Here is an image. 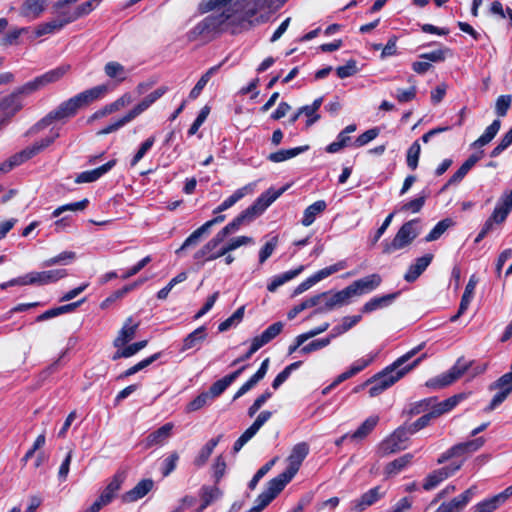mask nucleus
<instances>
[{
    "mask_svg": "<svg viewBox=\"0 0 512 512\" xmlns=\"http://www.w3.org/2000/svg\"><path fill=\"white\" fill-rule=\"evenodd\" d=\"M107 92L106 85H98L82 91L75 96L63 101L55 109L51 110L44 117L33 124L25 133V136L38 134L54 122L66 123L69 119L75 117L78 111L100 99Z\"/></svg>",
    "mask_w": 512,
    "mask_h": 512,
    "instance_id": "f257e3e1",
    "label": "nucleus"
},
{
    "mask_svg": "<svg viewBox=\"0 0 512 512\" xmlns=\"http://www.w3.org/2000/svg\"><path fill=\"white\" fill-rule=\"evenodd\" d=\"M420 349L421 346L408 351L406 354L399 357L392 365L387 367L385 370L370 378L366 382V384L371 385L369 395L371 397L378 396L383 391H385L393 384H395L398 380H400L406 373L412 370L415 366H417L418 363L421 361V358H418L410 365H403L407 361H409Z\"/></svg>",
    "mask_w": 512,
    "mask_h": 512,
    "instance_id": "f03ea898",
    "label": "nucleus"
},
{
    "mask_svg": "<svg viewBox=\"0 0 512 512\" xmlns=\"http://www.w3.org/2000/svg\"><path fill=\"white\" fill-rule=\"evenodd\" d=\"M59 136V132H54L53 130H51L50 135L35 141L32 145L27 146L21 151L11 155L6 161L0 164V173H7L11 171L13 168L29 161L36 155L43 152L49 146H51L55 142V140L59 138Z\"/></svg>",
    "mask_w": 512,
    "mask_h": 512,
    "instance_id": "7ed1b4c3",
    "label": "nucleus"
},
{
    "mask_svg": "<svg viewBox=\"0 0 512 512\" xmlns=\"http://www.w3.org/2000/svg\"><path fill=\"white\" fill-rule=\"evenodd\" d=\"M230 233L228 226H225L220 233H218L212 240H210L200 251L205 260H214L217 259L230 251L236 250L239 247L246 245L251 242V238L246 236H239L229 240V242L219 249H216L217 246L223 241L224 237H226Z\"/></svg>",
    "mask_w": 512,
    "mask_h": 512,
    "instance_id": "20e7f679",
    "label": "nucleus"
},
{
    "mask_svg": "<svg viewBox=\"0 0 512 512\" xmlns=\"http://www.w3.org/2000/svg\"><path fill=\"white\" fill-rule=\"evenodd\" d=\"M285 188L280 189L269 188L263 192L250 206L239 213L229 224H243L251 222L257 216L261 215L278 197H280Z\"/></svg>",
    "mask_w": 512,
    "mask_h": 512,
    "instance_id": "39448f33",
    "label": "nucleus"
},
{
    "mask_svg": "<svg viewBox=\"0 0 512 512\" xmlns=\"http://www.w3.org/2000/svg\"><path fill=\"white\" fill-rule=\"evenodd\" d=\"M68 275L66 269H53L41 272H30L18 278L12 279L2 285V288L7 286H25V285H47L55 283Z\"/></svg>",
    "mask_w": 512,
    "mask_h": 512,
    "instance_id": "423d86ee",
    "label": "nucleus"
},
{
    "mask_svg": "<svg viewBox=\"0 0 512 512\" xmlns=\"http://www.w3.org/2000/svg\"><path fill=\"white\" fill-rule=\"evenodd\" d=\"M69 69L70 65L58 66L18 87L17 91L20 95H29L50 83L57 82L69 71Z\"/></svg>",
    "mask_w": 512,
    "mask_h": 512,
    "instance_id": "0eeeda50",
    "label": "nucleus"
},
{
    "mask_svg": "<svg viewBox=\"0 0 512 512\" xmlns=\"http://www.w3.org/2000/svg\"><path fill=\"white\" fill-rule=\"evenodd\" d=\"M230 18L229 14L222 12L217 15H209L198 22L188 33L190 40H196L200 36L217 33L220 27Z\"/></svg>",
    "mask_w": 512,
    "mask_h": 512,
    "instance_id": "6e6552de",
    "label": "nucleus"
},
{
    "mask_svg": "<svg viewBox=\"0 0 512 512\" xmlns=\"http://www.w3.org/2000/svg\"><path fill=\"white\" fill-rule=\"evenodd\" d=\"M309 453V445L306 442H300L296 444L287 459L288 467L287 469L281 473L278 477L282 479L285 483H289L292 478L298 472L302 462L307 457Z\"/></svg>",
    "mask_w": 512,
    "mask_h": 512,
    "instance_id": "1a4fd4ad",
    "label": "nucleus"
},
{
    "mask_svg": "<svg viewBox=\"0 0 512 512\" xmlns=\"http://www.w3.org/2000/svg\"><path fill=\"white\" fill-rule=\"evenodd\" d=\"M417 236L418 231L414 226H401L390 242L385 241L383 243V253L392 254L398 250L404 249L409 246Z\"/></svg>",
    "mask_w": 512,
    "mask_h": 512,
    "instance_id": "9d476101",
    "label": "nucleus"
},
{
    "mask_svg": "<svg viewBox=\"0 0 512 512\" xmlns=\"http://www.w3.org/2000/svg\"><path fill=\"white\" fill-rule=\"evenodd\" d=\"M490 390H497L490 404L485 408V412H491L501 403H503L508 395L512 392V371L502 375L497 381L489 386Z\"/></svg>",
    "mask_w": 512,
    "mask_h": 512,
    "instance_id": "9b49d317",
    "label": "nucleus"
},
{
    "mask_svg": "<svg viewBox=\"0 0 512 512\" xmlns=\"http://www.w3.org/2000/svg\"><path fill=\"white\" fill-rule=\"evenodd\" d=\"M408 434L409 431L406 428H397L391 435L380 443L379 450L381 454L389 455L406 449Z\"/></svg>",
    "mask_w": 512,
    "mask_h": 512,
    "instance_id": "f8f14e48",
    "label": "nucleus"
},
{
    "mask_svg": "<svg viewBox=\"0 0 512 512\" xmlns=\"http://www.w3.org/2000/svg\"><path fill=\"white\" fill-rule=\"evenodd\" d=\"M286 484L279 477L270 480L267 489L257 497L256 504L249 512H261L284 489Z\"/></svg>",
    "mask_w": 512,
    "mask_h": 512,
    "instance_id": "ddd939ff",
    "label": "nucleus"
},
{
    "mask_svg": "<svg viewBox=\"0 0 512 512\" xmlns=\"http://www.w3.org/2000/svg\"><path fill=\"white\" fill-rule=\"evenodd\" d=\"M462 466V463H453L449 466L436 469L429 473L422 484V487L426 491L435 489L444 480L454 475Z\"/></svg>",
    "mask_w": 512,
    "mask_h": 512,
    "instance_id": "4468645a",
    "label": "nucleus"
},
{
    "mask_svg": "<svg viewBox=\"0 0 512 512\" xmlns=\"http://www.w3.org/2000/svg\"><path fill=\"white\" fill-rule=\"evenodd\" d=\"M467 368L468 365L466 363H461L460 360H458L457 363L447 373L429 380L426 385L433 388H442L448 386L460 378L467 370Z\"/></svg>",
    "mask_w": 512,
    "mask_h": 512,
    "instance_id": "2eb2a0df",
    "label": "nucleus"
},
{
    "mask_svg": "<svg viewBox=\"0 0 512 512\" xmlns=\"http://www.w3.org/2000/svg\"><path fill=\"white\" fill-rule=\"evenodd\" d=\"M382 282L379 274H371L364 278L358 279L351 283L348 287L353 297H358L363 294L374 291Z\"/></svg>",
    "mask_w": 512,
    "mask_h": 512,
    "instance_id": "dca6fc26",
    "label": "nucleus"
},
{
    "mask_svg": "<svg viewBox=\"0 0 512 512\" xmlns=\"http://www.w3.org/2000/svg\"><path fill=\"white\" fill-rule=\"evenodd\" d=\"M484 151L480 150L477 153L471 154L459 169L449 178L446 184L442 187V191L446 190L449 186L460 183L467 173L474 167V165L482 158Z\"/></svg>",
    "mask_w": 512,
    "mask_h": 512,
    "instance_id": "f3484780",
    "label": "nucleus"
},
{
    "mask_svg": "<svg viewBox=\"0 0 512 512\" xmlns=\"http://www.w3.org/2000/svg\"><path fill=\"white\" fill-rule=\"evenodd\" d=\"M512 210V190L508 194H504L498 201L491 217L486 221L485 224H500L504 222L508 214Z\"/></svg>",
    "mask_w": 512,
    "mask_h": 512,
    "instance_id": "a211bd4d",
    "label": "nucleus"
},
{
    "mask_svg": "<svg viewBox=\"0 0 512 512\" xmlns=\"http://www.w3.org/2000/svg\"><path fill=\"white\" fill-rule=\"evenodd\" d=\"M268 1L269 0H255L254 7L248 8L245 11L243 17H241L237 23H235V21H232L231 24L234 25L232 34H236L243 30H249L253 26L252 18L256 15L257 8H263L264 6L270 7Z\"/></svg>",
    "mask_w": 512,
    "mask_h": 512,
    "instance_id": "6ab92c4d",
    "label": "nucleus"
},
{
    "mask_svg": "<svg viewBox=\"0 0 512 512\" xmlns=\"http://www.w3.org/2000/svg\"><path fill=\"white\" fill-rule=\"evenodd\" d=\"M116 162V159H112L95 169L79 173L75 178V183H91L98 180L104 174L109 172L116 165Z\"/></svg>",
    "mask_w": 512,
    "mask_h": 512,
    "instance_id": "aec40b11",
    "label": "nucleus"
},
{
    "mask_svg": "<svg viewBox=\"0 0 512 512\" xmlns=\"http://www.w3.org/2000/svg\"><path fill=\"white\" fill-rule=\"evenodd\" d=\"M433 257V254L428 253L417 258L415 262L412 263L407 269L406 273L404 274V279L407 282H414L431 264Z\"/></svg>",
    "mask_w": 512,
    "mask_h": 512,
    "instance_id": "412c9836",
    "label": "nucleus"
},
{
    "mask_svg": "<svg viewBox=\"0 0 512 512\" xmlns=\"http://www.w3.org/2000/svg\"><path fill=\"white\" fill-rule=\"evenodd\" d=\"M138 326V323L134 322L131 317L128 318L113 341L114 347L121 348L132 341L136 336Z\"/></svg>",
    "mask_w": 512,
    "mask_h": 512,
    "instance_id": "4be33fe9",
    "label": "nucleus"
},
{
    "mask_svg": "<svg viewBox=\"0 0 512 512\" xmlns=\"http://www.w3.org/2000/svg\"><path fill=\"white\" fill-rule=\"evenodd\" d=\"M473 494L474 487H471L451 501L442 503L438 509L443 512H460L469 503Z\"/></svg>",
    "mask_w": 512,
    "mask_h": 512,
    "instance_id": "5701e85b",
    "label": "nucleus"
},
{
    "mask_svg": "<svg viewBox=\"0 0 512 512\" xmlns=\"http://www.w3.org/2000/svg\"><path fill=\"white\" fill-rule=\"evenodd\" d=\"M122 482L123 477L119 474L115 475L94 503L99 504L100 509L109 504L120 489Z\"/></svg>",
    "mask_w": 512,
    "mask_h": 512,
    "instance_id": "b1692460",
    "label": "nucleus"
},
{
    "mask_svg": "<svg viewBox=\"0 0 512 512\" xmlns=\"http://www.w3.org/2000/svg\"><path fill=\"white\" fill-rule=\"evenodd\" d=\"M385 492L381 490L380 486L371 488L365 492L358 500L354 502V510L361 512L367 507L373 505L384 496Z\"/></svg>",
    "mask_w": 512,
    "mask_h": 512,
    "instance_id": "393cba45",
    "label": "nucleus"
},
{
    "mask_svg": "<svg viewBox=\"0 0 512 512\" xmlns=\"http://www.w3.org/2000/svg\"><path fill=\"white\" fill-rule=\"evenodd\" d=\"M153 487V481L150 479L141 480L134 488L121 496L124 503H132L143 498Z\"/></svg>",
    "mask_w": 512,
    "mask_h": 512,
    "instance_id": "a878e982",
    "label": "nucleus"
},
{
    "mask_svg": "<svg viewBox=\"0 0 512 512\" xmlns=\"http://www.w3.org/2000/svg\"><path fill=\"white\" fill-rule=\"evenodd\" d=\"M325 293L327 296L322 298V300H325V310H332L335 307L349 304L353 298L348 286L332 295H329L327 292Z\"/></svg>",
    "mask_w": 512,
    "mask_h": 512,
    "instance_id": "bb28decb",
    "label": "nucleus"
},
{
    "mask_svg": "<svg viewBox=\"0 0 512 512\" xmlns=\"http://www.w3.org/2000/svg\"><path fill=\"white\" fill-rule=\"evenodd\" d=\"M255 183H248L247 185L237 189L232 195L225 199L215 210L214 214L227 210L236 204L239 200L254 191Z\"/></svg>",
    "mask_w": 512,
    "mask_h": 512,
    "instance_id": "cd10ccee",
    "label": "nucleus"
},
{
    "mask_svg": "<svg viewBox=\"0 0 512 512\" xmlns=\"http://www.w3.org/2000/svg\"><path fill=\"white\" fill-rule=\"evenodd\" d=\"M48 0H25L20 13L23 17L37 19L45 11Z\"/></svg>",
    "mask_w": 512,
    "mask_h": 512,
    "instance_id": "c85d7f7f",
    "label": "nucleus"
},
{
    "mask_svg": "<svg viewBox=\"0 0 512 512\" xmlns=\"http://www.w3.org/2000/svg\"><path fill=\"white\" fill-rule=\"evenodd\" d=\"M477 283H478V278L475 275H472L470 277V279L465 287L464 293L462 295L458 313L451 318V321H453V322L456 321L460 317V315H462L468 309V307L473 299L474 290H475Z\"/></svg>",
    "mask_w": 512,
    "mask_h": 512,
    "instance_id": "c756f323",
    "label": "nucleus"
},
{
    "mask_svg": "<svg viewBox=\"0 0 512 512\" xmlns=\"http://www.w3.org/2000/svg\"><path fill=\"white\" fill-rule=\"evenodd\" d=\"M284 324L282 322H275L265 329L260 335L254 337L252 341L255 347H263L274 338H276L282 331Z\"/></svg>",
    "mask_w": 512,
    "mask_h": 512,
    "instance_id": "7c9ffc66",
    "label": "nucleus"
},
{
    "mask_svg": "<svg viewBox=\"0 0 512 512\" xmlns=\"http://www.w3.org/2000/svg\"><path fill=\"white\" fill-rule=\"evenodd\" d=\"M466 398V395L461 393L458 395H454L442 402L436 403V401L432 404V415H434L435 418L441 416L444 413L449 412L452 410L458 403H460L462 400Z\"/></svg>",
    "mask_w": 512,
    "mask_h": 512,
    "instance_id": "2f4dec72",
    "label": "nucleus"
},
{
    "mask_svg": "<svg viewBox=\"0 0 512 512\" xmlns=\"http://www.w3.org/2000/svg\"><path fill=\"white\" fill-rule=\"evenodd\" d=\"M309 146H299L289 149H280L276 152H272L267 156V159L273 163H280L288 159L294 158L299 154L308 150Z\"/></svg>",
    "mask_w": 512,
    "mask_h": 512,
    "instance_id": "473e14b6",
    "label": "nucleus"
},
{
    "mask_svg": "<svg viewBox=\"0 0 512 512\" xmlns=\"http://www.w3.org/2000/svg\"><path fill=\"white\" fill-rule=\"evenodd\" d=\"M20 93H18L17 89L11 94L2 98L0 102V110H10V113L5 116H10V119L22 109L23 105L19 99Z\"/></svg>",
    "mask_w": 512,
    "mask_h": 512,
    "instance_id": "72a5a7b5",
    "label": "nucleus"
},
{
    "mask_svg": "<svg viewBox=\"0 0 512 512\" xmlns=\"http://www.w3.org/2000/svg\"><path fill=\"white\" fill-rule=\"evenodd\" d=\"M397 295L398 293H391L380 297H374L366 302L361 310L363 313H370L377 309L384 308L390 305Z\"/></svg>",
    "mask_w": 512,
    "mask_h": 512,
    "instance_id": "f704fd0d",
    "label": "nucleus"
},
{
    "mask_svg": "<svg viewBox=\"0 0 512 512\" xmlns=\"http://www.w3.org/2000/svg\"><path fill=\"white\" fill-rule=\"evenodd\" d=\"M223 62L215 65V66H212L210 67L201 77L200 79L197 81V83L195 84V86L191 89L190 93H189V98L190 99H196L198 98V96L201 94L202 90L204 89V87L207 85L208 81L210 80V78L218 72V70L221 68Z\"/></svg>",
    "mask_w": 512,
    "mask_h": 512,
    "instance_id": "c9c22d12",
    "label": "nucleus"
},
{
    "mask_svg": "<svg viewBox=\"0 0 512 512\" xmlns=\"http://www.w3.org/2000/svg\"><path fill=\"white\" fill-rule=\"evenodd\" d=\"M303 270L304 266L301 265L294 270L286 271L280 275L273 277V279L267 286L268 291L275 292L280 286L298 276Z\"/></svg>",
    "mask_w": 512,
    "mask_h": 512,
    "instance_id": "e433bc0d",
    "label": "nucleus"
},
{
    "mask_svg": "<svg viewBox=\"0 0 512 512\" xmlns=\"http://www.w3.org/2000/svg\"><path fill=\"white\" fill-rule=\"evenodd\" d=\"M69 24V20L67 17L62 20H51L49 22H44L39 24L35 28V36L41 37L46 34L54 33L55 31L61 30L65 25Z\"/></svg>",
    "mask_w": 512,
    "mask_h": 512,
    "instance_id": "4c0bfd02",
    "label": "nucleus"
},
{
    "mask_svg": "<svg viewBox=\"0 0 512 512\" xmlns=\"http://www.w3.org/2000/svg\"><path fill=\"white\" fill-rule=\"evenodd\" d=\"M80 303L81 302L79 301V302L70 303V304H66L63 306L49 309V310L43 312L42 314L38 315L36 318V321L42 322V321H46V320L55 318L59 315L69 313V312L73 311L76 307H78Z\"/></svg>",
    "mask_w": 512,
    "mask_h": 512,
    "instance_id": "58836bf2",
    "label": "nucleus"
},
{
    "mask_svg": "<svg viewBox=\"0 0 512 512\" xmlns=\"http://www.w3.org/2000/svg\"><path fill=\"white\" fill-rule=\"evenodd\" d=\"M160 97V89L154 90L148 96H146L140 103H138L133 109H131L127 114L133 120L142 112L150 107L158 98Z\"/></svg>",
    "mask_w": 512,
    "mask_h": 512,
    "instance_id": "ea45409f",
    "label": "nucleus"
},
{
    "mask_svg": "<svg viewBox=\"0 0 512 512\" xmlns=\"http://www.w3.org/2000/svg\"><path fill=\"white\" fill-rule=\"evenodd\" d=\"M379 421V417L376 415L368 417L359 428L351 435L353 440H362L368 436L372 430L376 427Z\"/></svg>",
    "mask_w": 512,
    "mask_h": 512,
    "instance_id": "a19ab883",
    "label": "nucleus"
},
{
    "mask_svg": "<svg viewBox=\"0 0 512 512\" xmlns=\"http://www.w3.org/2000/svg\"><path fill=\"white\" fill-rule=\"evenodd\" d=\"M104 72L109 78L115 79L118 83H121L126 79L124 66L116 61L107 62L104 66Z\"/></svg>",
    "mask_w": 512,
    "mask_h": 512,
    "instance_id": "79ce46f5",
    "label": "nucleus"
},
{
    "mask_svg": "<svg viewBox=\"0 0 512 512\" xmlns=\"http://www.w3.org/2000/svg\"><path fill=\"white\" fill-rule=\"evenodd\" d=\"M147 345V341H139L130 345H125L121 348H117V351L113 354L112 360H118L120 358H129L139 352Z\"/></svg>",
    "mask_w": 512,
    "mask_h": 512,
    "instance_id": "37998d69",
    "label": "nucleus"
},
{
    "mask_svg": "<svg viewBox=\"0 0 512 512\" xmlns=\"http://www.w3.org/2000/svg\"><path fill=\"white\" fill-rule=\"evenodd\" d=\"M327 207V204L324 200H318L309 205L305 211L302 219V224H312L316 216L322 213Z\"/></svg>",
    "mask_w": 512,
    "mask_h": 512,
    "instance_id": "c03bdc74",
    "label": "nucleus"
},
{
    "mask_svg": "<svg viewBox=\"0 0 512 512\" xmlns=\"http://www.w3.org/2000/svg\"><path fill=\"white\" fill-rule=\"evenodd\" d=\"M326 296H327L326 293H321V294L315 295L309 299H306L305 301L301 302L299 305L295 306L288 312V314H287L288 318L293 319L300 312L304 311L305 309H308V308L318 305L322 301V298L326 297Z\"/></svg>",
    "mask_w": 512,
    "mask_h": 512,
    "instance_id": "a18cd8bd",
    "label": "nucleus"
},
{
    "mask_svg": "<svg viewBox=\"0 0 512 512\" xmlns=\"http://www.w3.org/2000/svg\"><path fill=\"white\" fill-rule=\"evenodd\" d=\"M221 491L217 486H204L201 489V500L202 505L199 508V511H203L206 507H208L212 502L220 498Z\"/></svg>",
    "mask_w": 512,
    "mask_h": 512,
    "instance_id": "49530a36",
    "label": "nucleus"
},
{
    "mask_svg": "<svg viewBox=\"0 0 512 512\" xmlns=\"http://www.w3.org/2000/svg\"><path fill=\"white\" fill-rule=\"evenodd\" d=\"M206 336L207 334L204 327L197 328L185 338L183 349L188 350L192 348H198Z\"/></svg>",
    "mask_w": 512,
    "mask_h": 512,
    "instance_id": "de8ad7c7",
    "label": "nucleus"
},
{
    "mask_svg": "<svg viewBox=\"0 0 512 512\" xmlns=\"http://www.w3.org/2000/svg\"><path fill=\"white\" fill-rule=\"evenodd\" d=\"M412 458H413L412 454L408 453V454H405V455L393 460L386 466V468H385L386 474L387 475L398 474L400 471H402L406 466H408L411 463Z\"/></svg>",
    "mask_w": 512,
    "mask_h": 512,
    "instance_id": "09e8293b",
    "label": "nucleus"
},
{
    "mask_svg": "<svg viewBox=\"0 0 512 512\" xmlns=\"http://www.w3.org/2000/svg\"><path fill=\"white\" fill-rule=\"evenodd\" d=\"M96 1L88 0L78 5L75 10L67 16L69 23L89 15L96 7Z\"/></svg>",
    "mask_w": 512,
    "mask_h": 512,
    "instance_id": "8fccbe9b",
    "label": "nucleus"
},
{
    "mask_svg": "<svg viewBox=\"0 0 512 512\" xmlns=\"http://www.w3.org/2000/svg\"><path fill=\"white\" fill-rule=\"evenodd\" d=\"M76 258L75 252L72 251H64L54 257H51L45 260L42 263L43 267H51L54 265H67L71 263Z\"/></svg>",
    "mask_w": 512,
    "mask_h": 512,
    "instance_id": "3c124183",
    "label": "nucleus"
},
{
    "mask_svg": "<svg viewBox=\"0 0 512 512\" xmlns=\"http://www.w3.org/2000/svg\"><path fill=\"white\" fill-rule=\"evenodd\" d=\"M218 442H219L218 438L210 439L199 451V453L194 461L195 465H197V466L204 465L207 462V460L209 459V457L211 456V454H212L214 448L217 446Z\"/></svg>",
    "mask_w": 512,
    "mask_h": 512,
    "instance_id": "603ef678",
    "label": "nucleus"
},
{
    "mask_svg": "<svg viewBox=\"0 0 512 512\" xmlns=\"http://www.w3.org/2000/svg\"><path fill=\"white\" fill-rule=\"evenodd\" d=\"M347 267V262L345 260H341L331 266L325 267L319 271H317L315 274L312 275L315 283L327 278L328 276L343 270Z\"/></svg>",
    "mask_w": 512,
    "mask_h": 512,
    "instance_id": "864d4df0",
    "label": "nucleus"
},
{
    "mask_svg": "<svg viewBox=\"0 0 512 512\" xmlns=\"http://www.w3.org/2000/svg\"><path fill=\"white\" fill-rule=\"evenodd\" d=\"M347 267V262L345 260H341L331 266L325 267L319 271H317L315 274L312 275L315 283L327 278L328 276L343 270Z\"/></svg>",
    "mask_w": 512,
    "mask_h": 512,
    "instance_id": "5fc2aeb1",
    "label": "nucleus"
},
{
    "mask_svg": "<svg viewBox=\"0 0 512 512\" xmlns=\"http://www.w3.org/2000/svg\"><path fill=\"white\" fill-rule=\"evenodd\" d=\"M350 145H353V142H351V137L348 134H346L343 131H341L337 135L336 141H334V142L330 143L329 145H327L326 148H325V151L327 153H337L341 149H343L345 147H348Z\"/></svg>",
    "mask_w": 512,
    "mask_h": 512,
    "instance_id": "6e6d98bb",
    "label": "nucleus"
},
{
    "mask_svg": "<svg viewBox=\"0 0 512 512\" xmlns=\"http://www.w3.org/2000/svg\"><path fill=\"white\" fill-rule=\"evenodd\" d=\"M448 56H452V50L449 47H443L437 50H433L431 52L420 54L421 59L427 60L430 62H443L446 60Z\"/></svg>",
    "mask_w": 512,
    "mask_h": 512,
    "instance_id": "4d7b16f0",
    "label": "nucleus"
},
{
    "mask_svg": "<svg viewBox=\"0 0 512 512\" xmlns=\"http://www.w3.org/2000/svg\"><path fill=\"white\" fill-rule=\"evenodd\" d=\"M421 146L419 140L414 141L407 150L406 162L411 170H415L418 166Z\"/></svg>",
    "mask_w": 512,
    "mask_h": 512,
    "instance_id": "13d9d810",
    "label": "nucleus"
},
{
    "mask_svg": "<svg viewBox=\"0 0 512 512\" xmlns=\"http://www.w3.org/2000/svg\"><path fill=\"white\" fill-rule=\"evenodd\" d=\"M88 204H89V200L87 198H84L77 202L64 204V205L56 208L52 212V216L58 217L59 215H61L62 213L66 212V211H72V212L81 211V210H84L88 206Z\"/></svg>",
    "mask_w": 512,
    "mask_h": 512,
    "instance_id": "bf43d9fd",
    "label": "nucleus"
},
{
    "mask_svg": "<svg viewBox=\"0 0 512 512\" xmlns=\"http://www.w3.org/2000/svg\"><path fill=\"white\" fill-rule=\"evenodd\" d=\"M435 402V398L430 397L417 402H414L410 405L409 414L410 415H418L427 411L432 410V404Z\"/></svg>",
    "mask_w": 512,
    "mask_h": 512,
    "instance_id": "052dcab7",
    "label": "nucleus"
},
{
    "mask_svg": "<svg viewBox=\"0 0 512 512\" xmlns=\"http://www.w3.org/2000/svg\"><path fill=\"white\" fill-rule=\"evenodd\" d=\"M359 71L357 67V61L355 59H349L345 65L338 66L336 68V74L339 78L345 79L355 75Z\"/></svg>",
    "mask_w": 512,
    "mask_h": 512,
    "instance_id": "680f3d73",
    "label": "nucleus"
},
{
    "mask_svg": "<svg viewBox=\"0 0 512 512\" xmlns=\"http://www.w3.org/2000/svg\"><path fill=\"white\" fill-rule=\"evenodd\" d=\"M155 143V137L151 136L147 138L139 147L138 151L133 156L130 165L134 167L144 156L145 154L152 148Z\"/></svg>",
    "mask_w": 512,
    "mask_h": 512,
    "instance_id": "e2e57ef3",
    "label": "nucleus"
},
{
    "mask_svg": "<svg viewBox=\"0 0 512 512\" xmlns=\"http://www.w3.org/2000/svg\"><path fill=\"white\" fill-rule=\"evenodd\" d=\"M512 96L511 95H500L496 99L495 112L499 117H504L511 106Z\"/></svg>",
    "mask_w": 512,
    "mask_h": 512,
    "instance_id": "0e129e2a",
    "label": "nucleus"
},
{
    "mask_svg": "<svg viewBox=\"0 0 512 512\" xmlns=\"http://www.w3.org/2000/svg\"><path fill=\"white\" fill-rule=\"evenodd\" d=\"M502 503L498 500V497L495 495L489 499H486L480 503H478L474 510L475 512H494Z\"/></svg>",
    "mask_w": 512,
    "mask_h": 512,
    "instance_id": "69168bd1",
    "label": "nucleus"
},
{
    "mask_svg": "<svg viewBox=\"0 0 512 512\" xmlns=\"http://www.w3.org/2000/svg\"><path fill=\"white\" fill-rule=\"evenodd\" d=\"M210 113V108L208 106H204L198 116L196 117V119L194 120V122L191 124L190 128L188 129V136H193L194 134L197 133V131L199 130V128L202 126V124L205 122V120L207 119L208 115Z\"/></svg>",
    "mask_w": 512,
    "mask_h": 512,
    "instance_id": "338daca9",
    "label": "nucleus"
},
{
    "mask_svg": "<svg viewBox=\"0 0 512 512\" xmlns=\"http://www.w3.org/2000/svg\"><path fill=\"white\" fill-rule=\"evenodd\" d=\"M378 135H379L378 128L375 127V128L369 129V130L365 131L364 133H362L361 135H359L355 139V141L353 142V146L362 147V146L368 144L369 142H371L372 140H374Z\"/></svg>",
    "mask_w": 512,
    "mask_h": 512,
    "instance_id": "774afa93",
    "label": "nucleus"
}]
</instances>
